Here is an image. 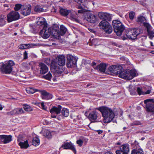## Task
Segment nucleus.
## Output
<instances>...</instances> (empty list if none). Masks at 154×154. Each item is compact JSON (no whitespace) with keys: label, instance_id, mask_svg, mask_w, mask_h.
I'll use <instances>...</instances> for the list:
<instances>
[{"label":"nucleus","instance_id":"nucleus-31","mask_svg":"<svg viewBox=\"0 0 154 154\" xmlns=\"http://www.w3.org/2000/svg\"><path fill=\"white\" fill-rule=\"evenodd\" d=\"M40 144L39 139L37 137H34L32 141V144L35 146H37Z\"/></svg>","mask_w":154,"mask_h":154},{"label":"nucleus","instance_id":"nucleus-1","mask_svg":"<svg viewBox=\"0 0 154 154\" xmlns=\"http://www.w3.org/2000/svg\"><path fill=\"white\" fill-rule=\"evenodd\" d=\"M97 109L101 112L104 123H108L113 120L115 117V114L111 109L106 106H101Z\"/></svg>","mask_w":154,"mask_h":154},{"label":"nucleus","instance_id":"nucleus-50","mask_svg":"<svg viewBox=\"0 0 154 154\" xmlns=\"http://www.w3.org/2000/svg\"><path fill=\"white\" fill-rule=\"evenodd\" d=\"M23 139V136L21 135H19L18 137L17 141L19 142H23L24 141Z\"/></svg>","mask_w":154,"mask_h":154},{"label":"nucleus","instance_id":"nucleus-15","mask_svg":"<svg viewBox=\"0 0 154 154\" xmlns=\"http://www.w3.org/2000/svg\"><path fill=\"white\" fill-rule=\"evenodd\" d=\"M85 19L89 22L94 23L96 21V16L90 12L87 13L85 16Z\"/></svg>","mask_w":154,"mask_h":154},{"label":"nucleus","instance_id":"nucleus-34","mask_svg":"<svg viewBox=\"0 0 154 154\" xmlns=\"http://www.w3.org/2000/svg\"><path fill=\"white\" fill-rule=\"evenodd\" d=\"M6 17L4 15H1L0 17V26H2L5 24Z\"/></svg>","mask_w":154,"mask_h":154},{"label":"nucleus","instance_id":"nucleus-53","mask_svg":"<svg viewBox=\"0 0 154 154\" xmlns=\"http://www.w3.org/2000/svg\"><path fill=\"white\" fill-rule=\"evenodd\" d=\"M141 124V123L139 121H136L134 122L133 124L132 125H140Z\"/></svg>","mask_w":154,"mask_h":154},{"label":"nucleus","instance_id":"nucleus-40","mask_svg":"<svg viewBox=\"0 0 154 154\" xmlns=\"http://www.w3.org/2000/svg\"><path fill=\"white\" fill-rule=\"evenodd\" d=\"M92 45H99L100 44L99 40L97 38L93 39L91 42Z\"/></svg>","mask_w":154,"mask_h":154},{"label":"nucleus","instance_id":"nucleus-46","mask_svg":"<svg viewBox=\"0 0 154 154\" xmlns=\"http://www.w3.org/2000/svg\"><path fill=\"white\" fill-rule=\"evenodd\" d=\"M60 30L63 34H65L66 31V29L63 25H61L60 26Z\"/></svg>","mask_w":154,"mask_h":154},{"label":"nucleus","instance_id":"nucleus-36","mask_svg":"<svg viewBox=\"0 0 154 154\" xmlns=\"http://www.w3.org/2000/svg\"><path fill=\"white\" fill-rule=\"evenodd\" d=\"M62 115L64 116L67 117L69 114V110L66 108H63L61 111Z\"/></svg>","mask_w":154,"mask_h":154},{"label":"nucleus","instance_id":"nucleus-26","mask_svg":"<svg viewBox=\"0 0 154 154\" xmlns=\"http://www.w3.org/2000/svg\"><path fill=\"white\" fill-rule=\"evenodd\" d=\"M35 45L31 44H21L18 46V48L20 49H24L29 48Z\"/></svg>","mask_w":154,"mask_h":154},{"label":"nucleus","instance_id":"nucleus-59","mask_svg":"<svg viewBox=\"0 0 154 154\" xmlns=\"http://www.w3.org/2000/svg\"><path fill=\"white\" fill-rule=\"evenodd\" d=\"M75 2H77L78 3H81L83 2L84 0H73Z\"/></svg>","mask_w":154,"mask_h":154},{"label":"nucleus","instance_id":"nucleus-49","mask_svg":"<svg viewBox=\"0 0 154 154\" xmlns=\"http://www.w3.org/2000/svg\"><path fill=\"white\" fill-rule=\"evenodd\" d=\"M137 91L138 94L140 95L141 94H144V93L142 91V89L139 87L137 88Z\"/></svg>","mask_w":154,"mask_h":154},{"label":"nucleus","instance_id":"nucleus-20","mask_svg":"<svg viewBox=\"0 0 154 154\" xmlns=\"http://www.w3.org/2000/svg\"><path fill=\"white\" fill-rule=\"evenodd\" d=\"M62 147L64 149H71L73 151L75 154L76 153V150L74 146L71 142L64 143L62 145Z\"/></svg>","mask_w":154,"mask_h":154},{"label":"nucleus","instance_id":"nucleus-52","mask_svg":"<svg viewBox=\"0 0 154 154\" xmlns=\"http://www.w3.org/2000/svg\"><path fill=\"white\" fill-rule=\"evenodd\" d=\"M87 10L85 9V8L81 9L80 10H78V13H84L87 12Z\"/></svg>","mask_w":154,"mask_h":154},{"label":"nucleus","instance_id":"nucleus-61","mask_svg":"<svg viewBox=\"0 0 154 154\" xmlns=\"http://www.w3.org/2000/svg\"><path fill=\"white\" fill-rule=\"evenodd\" d=\"M150 93V90H148L145 93V94H149Z\"/></svg>","mask_w":154,"mask_h":154},{"label":"nucleus","instance_id":"nucleus-13","mask_svg":"<svg viewBox=\"0 0 154 154\" xmlns=\"http://www.w3.org/2000/svg\"><path fill=\"white\" fill-rule=\"evenodd\" d=\"M122 69V66L120 65H112L109 68V71L116 75L119 74Z\"/></svg>","mask_w":154,"mask_h":154},{"label":"nucleus","instance_id":"nucleus-21","mask_svg":"<svg viewBox=\"0 0 154 154\" xmlns=\"http://www.w3.org/2000/svg\"><path fill=\"white\" fill-rule=\"evenodd\" d=\"M143 25L147 29L149 38H152L154 37V31L151 30L152 28L151 26L148 23H144Z\"/></svg>","mask_w":154,"mask_h":154},{"label":"nucleus","instance_id":"nucleus-56","mask_svg":"<svg viewBox=\"0 0 154 154\" xmlns=\"http://www.w3.org/2000/svg\"><path fill=\"white\" fill-rule=\"evenodd\" d=\"M85 8H87L86 6L84 5L83 4H82V5H80L78 6V8L80 9H81Z\"/></svg>","mask_w":154,"mask_h":154},{"label":"nucleus","instance_id":"nucleus-29","mask_svg":"<svg viewBox=\"0 0 154 154\" xmlns=\"http://www.w3.org/2000/svg\"><path fill=\"white\" fill-rule=\"evenodd\" d=\"M21 69L20 71L25 72L29 69L30 68L28 66V64L26 63H23L20 66Z\"/></svg>","mask_w":154,"mask_h":154},{"label":"nucleus","instance_id":"nucleus-27","mask_svg":"<svg viewBox=\"0 0 154 154\" xmlns=\"http://www.w3.org/2000/svg\"><path fill=\"white\" fill-rule=\"evenodd\" d=\"M37 24L39 26H42L44 25V26L45 25H47L46 23L45 19L42 17H40L38 18L37 19Z\"/></svg>","mask_w":154,"mask_h":154},{"label":"nucleus","instance_id":"nucleus-28","mask_svg":"<svg viewBox=\"0 0 154 154\" xmlns=\"http://www.w3.org/2000/svg\"><path fill=\"white\" fill-rule=\"evenodd\" d=\"M18 144L21 149H26L29 147V146L27 140L20 142Z\"/></svg>","mask_w":154,"mask_h":154},{"label":"nucleus","instance_id":"nucleus-2","mask_svg":"<svg viewBox=\"0 0 154 154\" xmlns=\"http://www.w3.org/2000/svg\"><path fill=\"white\" fill-rule=\"evenodd\" d=\"M15 65L14 62L11 60L4 63H0V69L1 72L6 74H10L12 70V66Z\"/></svg>","mask_w":154,"mask_h":154},{"label":"nucleus","instance_id":"nucleus-4","mask_svg":"<svg viewBox=\"0 0 154 154\" xmlns=\"http://www.w3.org/2000/svg\"><path fill=\"white\" fill-rule=\"evenodd\" d=\"M136 72L134 70H125L121 71L119 74V77L120 78L130 80L136 76Z\"/></svg>","mask_w":154,"mask_h":154},{"label":"nucleus","instance_id":"nucleus-23","mask_svg":"<svg viewBox=\"0 0 154 154\" xmlns=\"http://www.w3.org/2000/svg\"><path fill=\"white\" fill-rule=\"evenodd\" d=\"M38 67L40 69V73L41 74H45L48 71V67L43 63H40Z\"/></svg>","mask_w":154,"mask_h":154},{"label":"nucleus","instance_id":"nucleus-7","mask_svg":"<svg viewBox=\"0 0 154 154\" xmlns=\"http://www.w3.org/2000/svg\"><path fill=\"white\" fill-rule=\"evenodd\" d=\"M99 26L100 29H103L106 33L110 34L112 31L111 26L105 20H102L99 23Z\"/></svg>","mask_w":154,"mask_h":154},{"label":"nucleus","instance_id":"nucleus-8","mask_svg":"<svg viewBox=\"0 0 154 154\" xmlns=\"http://www.w3.org/2000/svg\"><path fill=\"white\" fill-rule=\"evenodd\" d=\"M53 29L51 27H48L47 25H45L42 29L40 31V34L43 33L42 37L45 39H46L49 37L51 34L53 35Z\"/></svg>","mask_w":154,"mask_h":154},{"label":"nucleus","instance_id":"nucleus-18","mask_svg":"<svg viewBox=\"0 0 154 154\" xmlns=\"http://www.w3.org/2000/svg\"><path fill=\"white\" fill-rule=\"evenodd\" d=\"M100 116V114L97 112L93 111L91 112L89 115V119L92 122L97 121V119Z\"/></svg>","mask_w":154,"mask_h":154},{"label":"nucleus","instance_id":"nucleus-63","mask_svg":"<svg viewBox=\"0 0 154 154\" xmlns=\"http://www.w3.org/2000/svg\"><path fill=\"white\" fill-rule=\"evenodd\" d=\"M112 45H115L116 46H117V44L115 42H112Z\"/></svg>","mask_w":154,"mask_h":154},{"label":"nucleus","instance_id":"nucleus-45","mask_svg":"<svg viewBox=\"0 0 154 154\" xmlns=\"http://www.w3.org/2000/svg\"><path fill=\"white\" fill-rule=\"evenodd\" d=\"M43 77L44 78L47 80H50L52 78V76L50 72H49L47 74L44 75Z\"/></svg>","mask_w":154,"mask_h":154},{"label":"nucleus","instance_id":"nucleus-48","mask_svg":"<svg viewBox=\"0 0 154 154\" xmlns=\"http://www.w3.org/2000/svg\"><path fill=\"white\" fill-rule=\"evenodd\" d=\"M7 114L9 115H17L16 109H14V110H12V111H11L9 112H8Z\"/></svg>","mask_w":154,"mask_h":154},{"label":"nucleus","instance_id":"nucleus-25","mask_svg":"<svg viewBox=\"0 0 154 154\" xmlns=\"http://www.w3.org/2000/svg\"><path fill=\"white\" fill-rule=\"evenodd\" d=\"M106 67V65L105 63H102L97 66L96 69H98L100 72L104 73L105 72Z\"/></svg>","mask_w":154,"mask_h":154},{"label":"nucleus","instance_id":"nucleus-12","mask_svg":"<svg viewBox=\"0 0 154 154\" xmlns=\"http://www.w3.org/2000/svg\"><path fill=\"white\" fill-rule=\"evenodd\" d=\"M77 59L76 57L71 55H69L67 57L66 65L69 68H72L75 66Z\"/></svg>","mask_w":154,"mask_h":154},{"label":"nucleus","instance_id":"nucleus-10","mask_svg":"<svg viewBox=\"0 0 154 154\" xmlns=\"http://www.w3.org/2000/svg\"><path fill=\"white\" fill-rule=\"evenodd\" d=\"M65 56L62 55L58 56L56 59L52 60L51 64L58 65L60 66H62L65 65Z\"/></svg>","mask_w":154,"mask_h":154},{"label":"nucleus","instance_id":"nucleus-57","mask_svg":"<svg viewBox=\"0 0 154 154\" xmlns=\"http://www.w3.org/2000/svg\"><path fill=\"white\" fill-rule=\"evenodd\" d=\"M41 107H42V109L44 110H46V108L45 107V105H44V103L43 102H42L41 103Z\"/></svg>","mask_w":154,"mask_h":154},{"label":"nucleus","instance_id":"nucleus-42","mask_svg":"<svg viewBox=\"0 0 154 154\" xmlns=\"http://www.w3.org/2000/svg\"><path fill=\"white\" fill-rule=\"evenodd\" d=\"M71 118L73 119L74 120L76 121L77 120H79L80 119L79 116L76 115L75 113H73L71 115Z\"/></svg>","mask_w":154,"mask_h":154},{"label":"nucleus","instance_id":"nucleus-62","mask_svg":"<svg viewBox=\"0 0 154 154\" xmlns=\"http://www.w3.org/2000/svg\"><path fill=\"white\" fill-rule=\"evenodd\" d=\"M97 132H98L99 134H100L102 133L103 131L101 130H97Z\"/></svg>","mask_w":154,"mask_h":154},{"label":"nucleus","instance_id":"nucleus-9","mask_svg":"<svg viewBox=\"0 0 154 154\" xmlns=\"http://www.w3.org/2000/svg\"><path fill=\"white\" fill-rule=\"evenodd\" d=\"M7 20L8 23L17 20L19 19L20 15L19 13L15 11H12L7 15Z\"/></svg>","mask_w":154,"mask_h":154},{"label":"nucleus","instance_id":"nucleus-58","mask_svg":"<svg viewBox=\"0 0 154 154\" xmlns=\"http://www.w3.org/2000/svg\"><path fill=\"white\" fill-rule=\"evenodd\" d=\"M41 107H42V109L44 110H46V108L45 107V105H44V103L43 102H42L41 103Z\"/></svg>","mask_w":154,"mask_h":154},{"label":"nucleus","instance_id":"nucleus-35","mask_svg":"<svg viewBox=\"0 0 154 154\" xmlns=\"http://www.w3.org/2000/svg\"><path fill=\"white\" fill-rule=\"evenodd\" d=\"M131 154H144L143 150L139 149L137 150L134 149L132 150Z\"/></svg>","mask_w":154,"mask_h":154},{"label":"nucleus","instance_id":"nucleus-33","mask_svg":"<svg viewBox=\"0 0 154 154\" xmlns=\"http://www.w3.org/2000/svg\"><path fill=\"white\" fill-rule=\"evenodd\" d=\"M34 10L35 11L39 12L45 11L44 9L42 6L37 5L35 6Z\"/></svg>","mask_w":154,"mask_h":154},{"label":"nucleus","instance_id":"nucleus-51","mask_svg":"<svg viewBox=\"0 0 154 154\" xmlns=\"http://www.w3.org/2000/svg\"><path fill=\"white\" fill-rule=\"evenodd\" d=\"M76 143L78 144L80 146H81L83 143V141L81 139L78 140L76 141Z\"/></svg>","mask_w":154,"mask_h":154},{"label":"nucleus","instance_id":"nucleus-64","mask_svg":"<svg viewBox=\"0 0 154 154\" xmlns=\"http://www.w3.org/2000/svg\"><path fill=\"white\" fill-rule=\"evenodd\" d=\"M96 63L94 62H93L92 63V65L94 66H95L96 65Z\"/></svg>","mask_w":154,"mask_h":154},{"label":"nucleus","instance_id":"nucleus-14","mask_svg":"<svg viewBox=\"0 0 154 154\" xmlns=\"http://www.w3.org/2000/svg\"><path fill=\"white\" fill-rule=\"evenodd\" d=\"M129 151V145L127 144L123 145L120 147L119 150L116 151V154H127Z\"/></svg>","mask_w":154,"mask_h":154},{"label":"nucleus","instance_id":"nucleus-22","mask_svg":"<svg viewBox=\"0 0 154 154\" xmlns=\"http://www.w3.org/2000/svg\"><path fill=\"white\" fill-rule=\"evenodd\" d=\"M39 91L41 93V97L42 99L48 100L52 97V95L45 90H39Z\"/></svg>","mask_w":154,"mask_h":154},{"label":"nucleus","instance_id":"nucleus-55","mask_svg":"<svg viewBox=\"0 0 154 154\" xmlns=\"http://www.w3.org/2000/svg\"><path fill=\"white\" fill-rule=\"evenodd\" d=\"M27 54H28L27 52L25 51L23 54L24 59H26L28 58Z\"/></svg>","mask_w":154,"mask_h":154},{"label":"nucleus","instance_id":"nucleus-38","mask_svg":"<svg viewBox=\"0 0 154 154\" xmlns=\"http://www.w3.org/2000/svg\"><path fill=\"white\" fill-rule=\"evenodd\" d=\"M23 106V108L26 111L29 112L32 111V108L29 105L24 104Z\"/></svg>","mask_w":154,"mask_h":154},{"label":"nucleus","instance_id":"nucleus-32","mask_svg":"<svg viewBox=\"0 0 154 154\" xmlns=\"http://www.w3.org/2000/svg\"><path fill=\"white\" fill-rule=\"evenodd\" d=\"M75 14L76 13L75 12L70 11V12L68 15L69 16V17L72 20L76 21L77 20L75 16Z\"/></svg>","mask_w":154,"mask_h":154},{"label":"nucleus","instance_id":"nucleus-11","mask_svg":"<svg viewBox=\"0 0 154 154\" xmlns=\"http://www.w3.org/2000/svg\"><path fill=\"white\" fill-rule=\"evenodd\" d=\"M146 104V110L148 112L154 113V100L151 99H147L144 101Z\"/></svg>","mask_w":154,"mask_h":154},{"label":"nucleus","instance_id":"nucleus-43","mask_svg":"<svg viewBox=\"0 0 154 154\" xmlns=\"http://www.w3.org/2000/svg\"><path fill=\"white\" fill-rule=\"evenodd\" d=\"M17 115L20 114L24 113V111L22 108L16 109Z\"/></svg>","mask_w":154,"mask_h":154},{"label":"nucleus","instance_id":"nucleus-16","mask_svg":"<svg viewBox=\"0 0 154 154\" xmlns=\"http://www.w3.org/2000/svg\"><path fill=\"white\" fill-rule=\"evenodd\" d=\"M12 137L9 135H0V143L6 144L12 140Z\"/></svg>","mask_w":154,"mask_h":154},{"label":"nucleus","instance_id":"nucleus-39","mask_svg":"<svg viewBox=\"0 0 154 154\" xmlns=\"http://www.w3.org/2000/svg\"><path fill=\"white\" fill-rule=\"evenodd\" d=\"M23 6L24 5H22L21 4H16L14 8L15 11H18L20 9H21V10H22V8Z\"/></svg>","mask_w":154,"mask_h":154},{"label":"nucleus","instance_id":"nucleus-37","mask_svg":"<svg viewBox=\"0 0 154 154\" xmlns=\"http://www.w3.org/2000/svg\"><path fill=\"white\" fill-rule=\"evenodd\" d=\"M44 136L48 138H51V135L50 132L48 130H45L44 133Z\"/></svg>","mask_w":154,"mask_h":154},{"label":"nucleus","instance_id":"nucleus-41","mask_svg":"<svg viewBox=\"0 0 154 154\" xmlns=\"http://www.w3.org/2000/svg\"><path fill=\"white\" fill-rule=\"evenodd\" d=\"M146 21V19L143 16H140L138 17L137 20V21L138 22H140L141 23H145L144 22V21Z\"/></svg>","mask_w":154,"mask_h":154},{"label":"nucleus","instance_id":"nucleus-47","mask_svg":"<svg viewBox=\"0 0 154 154\" xmlns=\"http://www.w3.org/2000/svg\"><path fill=\"white\" fill-rule=\"evenodd\" d=\"M135 15V13L133 11L130 12L129 14V18L131 20L134 19Z\"/></svg>","mask_w":154,"mask_h":154},{"label":"nucleus","instance_id":"nucleus-24","mask_svg":"<svg viewBox=\"0 0 154 154\" xmlns=\"http://www.w3.org/2000/svg\"><path fill=\"white\" fill-rule=\"evenodd\" d=\"M61 109L62 107L60 105L57 106H54L50 109V112L51 114H55L57 115L60 112Z\"/></svg>","mask_w":154,"mask_h":154},{"label":"nucleus","instance_id":"nucleus-60","mask_svg":"<svg viewBox=\"0 0 154 154\" xmlns=\"http://www.w3.org/2000/svg\"><path fill=\"white\" fill-rule=\"evenodd\" d=\"M43 124L44 125H47L49 123V122L47 120H44L43 122Z\"/></svg>","mask_w":154,"mask_h":154},{"label":"nucleus","instance_id":"nucleus-5","mask_svg":"<svg viewBox=\"0 0 154 154\" xmlns=\"http://www.w3.org/2000/svg\"><path fill=\"white\" fill-rule=\"evenodd\" d=\"M51 70L53 72L54 75L56 77L62 76L65 72H64L65 69L63 68L61 66L56 65L55 64H51Z\"/></svg>","mask_w":154,"mask_h":154},{"label":"nucleus","instance_id":"nucleus-44","mask_svg":"<svg viewBox=\"0 0 154 154\" xmlns=\"http://www.w3.org/2000/svg\"><path fill=\"white\" fill-rule=\"evenodd\" d=\"M27 92L30 94H32L37 91H39V90L34 89L32 88H30L29 90H27Z\"/></svg>","mask_w":154,"mask_h":154},{"label":"nucleus","instance_id":"nucleus-30","mask_svg":"<svg viewBox=\"0 0 154 154\" xmlns=\"http://www.w3.org/2000/svg\"><path fill=\"white\" fill-rule=\"evenodd\" d=\"M60 12L61 15L64 16H66L69 14L70 12V10L62 8L60 10Z\"/></svg>","mask_w":154,"mask_h":154},{"label":"nucleus","instance_id":"nucleus-17","mask_svg":"<svg viewBox=\"0 0 154 154\" xmlns=\"http://www.w3.org/2000/svg\"><path fill=\"white\" fill-rule=\"evenodd\" d=\"M31 9V7L30 5H24L21 10L20 13L24 16H27L30 14Z\"/></svg>","mask_w":154,"mask_h":154},{"label":"nucleus","instance_id":"nucleus-6","mask_svg":"<svg viewBox=\"0 0 154 154\" xmlns=\"http://www.w3.org/2000/svg\"><path fill=\"white\" fill-rule=\"evenodd\" d=\"M142 32V30L139 28L134 29L128 31L125 35L130 39L134 40L136 38L137 36Z\"/></svg>","mask_w":154,"mask_h":154},{"label":"nucleus","instance_id":"nucleus-19","mask_svg":"<svg viewBox=\"0 0 154 154\" xmlns=\"http://www.w3.org/2000/svg\"><path fill=\"white\" fill-rule=\"evenodd\" d=\"M99 17L101 19L110 21L111 20V15L106 13L100 12L98 13Z\"/></svg>","mask_w":154,"mask_h":154},{"label":"nucleus","instance_id":"nucleus-54","mask_svg":"<svg viewBox=\"0 0 154 154\" xmlns=\"http://www.w3.org/2000/svg\"><path fill=\"white\" fill-rule=\"evenodd\" d=\"M44 62L48 65H49L50 63V60L48 59L45 60Z\"/></svg>","mask_w":154,"mask_h":154},{"label":"nucleus","instance_id":"nucleus-3","mask_svg":"<svg viewBox=\"0 0 154 154\" xmlns=\"http://www.w3.org/2000/svg\"><path fill=\"white\" fill-rule=\"evenodd\" d=\"M112 25L114 28V31L116 35L118 36H120L125 27L122 24L119 20H113L112 22Z\"/></svg>","mask_w":154,"mask_h":154}]
</instances>
